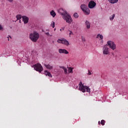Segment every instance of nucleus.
<instances>
[{
    "mask_svg": "<svg viewBox=\"0 0 128 128\" xmlns=\"http://www.w3.org/2000/svg\"><path fill=\"white\" fill-rule=\"evenodd\" d=\"M54 30H56V28L54 29Z\"/></svg>",
    "mask_w": 128,
    "mask_h": 128,
    "instance_id": "obj_39",
    "label": "nucleus"
},
{
    "mask_svg": "<svg viewBox=\"0 0 128 128\" xmlns=\"http://www.w3.org/2000/svg\"><path fill=\"white\" fill-rule=\"evenodd\" d=\"M104 42V40L102 39L101 40V42Z\"/></svg>",
    "mask_w": 128,
    "mask_h": 128,
    "instance_id": "obj_33",
    "label": "nucleus"
},
{
    "mask_svg": "<svg viewBox=\"0 0 128 128\" xmlns=\"http://www.w3.org/2000/svg\"><path fill=\"white\" fill-rule=\"evenodd\" d=\"M98 124H101V122H100V121L98 122Z\"/></svg>",
    "mask_w": 128,
    "mask_h": 128,
    "instance_id": "obj_32",
    "label": "nucleus"
},
{
    "mask_svg": "<svg viewBox=\"0 0 128 128\" xmlns=\"http://www.w3.org/2000/svg\"><path fill=\"white\" fill-rule=\"evenodd\" d=\"M46 36H50V33L49 32H46Z\"/></svg>",
    "mask_w": 128,
    "mask_h": 128,
    "instance_id": "obj_31",
    "label": "nucleus"
},
{
    "mask_svg": "<svg viewBox=\"0 0 128 128\" xmlns=\"http://www.w3.org/2000/svg\"><path fill=\"white\" fill-rule=\"evenodd\" d=\"M64 30V28H62V30Z\"/></svg>",
    "mask_w": 128,
    "mask_h": 128,
    "instance_id": "obj_37",
    "label": "nucleus"
},
{
    "mask_svg": "<svg viewBox=\"0 0 128 128\" xmlns=\"http://www.w3.org/2000/svg\"><path fill=\"white\" fill-rule=\"evenodd\" d=\"M107 45L110 48H111V50H114L116 48V44H114V42L112 41H108Z\"/></svg>",
    "mask_w": 128,
    "mask_h": 128,
    "instance_id": "obj_5",
    "label": "nucleus"
},
{
    "mask_svg": "<svg viewBox=\"0 0 128 128\" xmlns=\"http://www.w3.org/2000/svg\"><path fill=\"white\" fill-rule=\"evenodd\" d=\"M58 12L62 16H63V18L64 20H66V22L68 24H72V18L70 15L68 14L62 8L58 10Z\"/></svg>",
    "mask_w": 128,
    "mask_h": 128,
    "instance_id": "obj_1",
    "label": "nucleus"
},
{
    "mask_svg": "<svg viewBox=\"0 0 128 128\" xmlns=\"http://www.w3.org/2000/svg\"><path fill=\"white\" fill-rule=\"evenodd\" d=\"M74 16L75 18H78V13H74Z\"/></svg>",
    "mask_w": 128,
    "mask_h": 128,
    "instance_id": "obj_23",
    "label": "nucleus"
},
{
    "mask_svg": "<svg viewBox=\"0 0 128 128\" xmlns=\"http://www.w3.org/2000/svg\"><path fill=\"white\" fill-rule=\"evenodd\" d=\"M60 30L62 31V29H60Z\"/></svg>",
    "mask_w": 128,
    "mask_h": 128,
    "instance_id": "obj_38",
    "label": "nucleus"
},
{
    "mask_svg": "<svg viewBox=\"0 0 128 128\" xmlns=\"http://www.w3.org/2000/svg\"><path fill=\"white\" fill-rule=\"evenodd\" d=\"M9 2H14V0H7Z\"/></svg>",
    "mask_w": 128,
    "mask_h": 128,
    "instance_id": "obj_28",
    "label": "nucleus"
},
{
    "mask_svg": "<svg viewBox=\"0 0 128 128\" xmlns=\"http://www.w3.org/2000/svg\"><path fill=\"white\" fill-rule=\"evenodd\" d=\"M88 74H89V76H90V74H92V72H90V70H88Z\"/></svg>",
    "mask_w": 128,
    "mask_h": 128,
    "instance_id": "obj_29",
    "label": "nucleus"
},
{
    "mask_svg": "<svg viewBox=\"0 0 128 128\" xmlns=\"http://www.w3.org/2000/svg\"><path fill=\"white\" fill-rule=\"evenodd\" d=\"M61 68H62L65 74H68V70L64 66H60Z\"/></svg>",
    "mask_w": 128,
    "mask_h": 128,
    "instance_id": "obj_19",
    "label": "nucleus"
},
{
    "mask_svg": "<svg viewBox=\"0 0 128 128\" xmlns=\"http://www.w3.org/2000/svg\"><path fill=\"white\" fill-rule=\"evenodd\" d=\"M81 39L82 42H86V38H84V37L83 36L81 37Z\"/></svg>",
    "mask_w": 128,
    "mask_h": 128,
    "instance_id": "obj_25",
    "label": "nucleus"
},
{
    "mask_svg": "<svg viewBox=\"0 0 128 128\" xmlns=\"http://www.w3.org/2000/svg\"><path fill=\"white\" fill-rule=\"evenodd\" d=\"M8 40H10V38H8Z\"/></svg>",
    "mask_w": 128,
    "mask_h": 128,
    "instance_id": "obj_36",
    "label": "nucleus"
},
{
    "mask_svg": "<svg viewBox=\"0 0 128 128\" xmlns=\"http://www.w3.org/2000/svg\"><path fill=\"white\" fill-rule=\"evenodd\" d=\"M79 90L82 92H90V88L88 86H84L82 82H81L79 83Z\"/></svg>",
    "mask_w": 128,
    "mask_h": 128,
    "instance_id": "obj_2",
    "label": "nucleus"
},
{
    "mask_svg": "<svg viewBox=\"0 0 128 128\" xmlns=\"http://www.w3.org/2000/svg\"><path fill=\"white\" fill-rule=\"evenodd\" d=\"M2 30V25H0V30Z\"/></svg>",
    "mask_w": 128,
    "mask_h": 128,
    "instance_id": "obj_30",
    "label": "nucleus"
},
{
    "mask_svg": "<svg viewBox=\"0 0 128 128\" xmlns=\"http://www.w3.org/2000/svg\"><path fill=\"white\" fill-rule=\"evenodd\" d=\"M62 44H64L65 46H68L70 44V42L66 40L63 38V41H62Z\"/></svg>",
    "mask_w": 128,
    "mask_h": 128,
    "instance_id": "obj_11",
    "label": "nucleus"
},
{
    "mask_svg": "<svg viewBox=\"0 0 128 128\" xmlns=\"http://www.w3.org/2000/svg\"><path fill=\"white\" fill-rule=\"evenodd\" d=\"M105 124H106V121L104 120H101V124L102 126H104Z\"/></svg>",
    "mask_w": 128,
    "mask_h": 128,
    "instance_id": "obj_24",
    "label": "nucleus"
},
{
    "mask_svg": "<svg viewBox=\"0 0 128 128\" xmlns=\"http://www.w3.org/2000/svg\"><path fill=\"white\" fill-rule=\"evenodd\" d=\"M69 32H70V34H69L70 36V35H71V34H74V33H72V32L70 31V30H69Z\"/></svg>",
    "mask_w": 128,
    "mask_h": 128,
    "instance_id": "obj_27",
    "label": "nucleus"
},
{
    "mask_svg": "<svg viewBox=\"0 0 128 128\" xmlns=\"http://www.w3.org/2000/svg\"><path fill=\"white\" fill-rule=\"evenodd\" d=\"M44 66L48 68V70H52L53 68V66H52L50 64H44Z\"/></svg>",
    "mask_w": 128,
    "mask_h": 128,
    "instance_id": "obj_12",
    "label": "nucleus"
},
{
    "mask_svg": "<svg viewBox=\"0 0 128 128\" xmlns=\"http://www.w3.org/2000/svg\"><path fill=\"white\" fill-rule=\"evenodd\" d=\"M108 0V2H109L110 4H116V2H118V0Z\"/></svg>",
    "mask_w": 128,
    "mask_h": 128,
    "instance_id": "obj_15",
    "label": "nucleus"
},
{
    "mask_svg": "<svg viewBox=\"0 0 128 128\" xmlns=\"http://www.w3.org/2000/svg\"><path fill=\"white\" fill-rule=\"evenodd\" d=\"M55 23H54V22H52V24H51V26H52V28H54V26H55Z\"/></svg>",
    "mask_w": 128,
    "mask_h": 128,
    "instance_id": "obj_26",
    "label": "nucleus"
},
{
    "mask_svg": "<svg viewBox=\"0 0 128 128\" xmlns=\"http://www.w3.org/2000/svg\"><path fill=\"white\" fill-rule=\"evenodd\" d=\"M80 8L82 10V12H84V14L88 15L90 12V8L84 4H82L80 6Z\"/></svg>",
    "mask_w": 128,
    "mask_h": 128,
    "instance_id": "obj_4",
    "label": "nucleus"
},
{
    "mask_svg": "<svg viewBox=\"0 0 128 128\" xmlns=\"http://www.w3.org/2000/svg\"><path fill=\"white\" fill-rule=\"evenodd\" d=\"M10 36V38H12V37H10V36Z\"/></svg>",
    "mask_w": 128,
    "mask_h": 128,
    "instance_id": "obj_35",
    "label": "nucleus"
},
{
    "mask_svg": "<svg viewBox=\"0 0 128 128\" xmlns=\"http://www.w3.org/2000/svg\"><path fill=\"white\" fill-rule=\"evenodd\" d=\"M100 38V40H102V38H104V36L100 34H98L97 35L96 38Z\"/></svg>",
    "mask_w": 128,
    "mask_h": 128,
    "instance_id": "obj_20",
    "label": "nucleus"
},
{
    "mask_svg": "<svg viewBox=\"0 0 128 128\" xmlns=\"http://www.w3.org/2000/svg\"><path fill=\"white\" fill-rule=\"evenodd\" d=\"M50 36H52V35H49Z\"/></svg>",
    "mask_w": 128,
    "mask_h": 128,
    "instance_id": "obj_34",
    "label": "nucleus"
},
{
    "mask_svg": "<svg viewBox=\"0 0 128 128\" xmlns=\"http://www.w3.org/2000/svg\"><path fill=\"white\" fill-rule=\"evenodd\" d=\"M44 74H45V76H50V78L52 77V74H50V72H48L46 70L45 71Z\"/></svg>",
    "mask_w": 128,
    "mask_h": 128,
    "instance_id": "obj_14",
    "label": "nucleus"
},
{
    "mask_svg": "<svg viewBox=\"0 0 128 128\" xmlns=\"http://www.w3.org/2000/svg\"><path fill=\"white\" fill-rule=\"evenodd\" d=\"M22 18L24 24H26L28 22V18L26 16H22Z\"/></svg>",
    "mask_w": 128,
    "mask_h": 128,
    "instance_id": "obj_10",
    "label": "nucleus"
},
{
    "mask_svg": "<svg viewBox=\"0 0 128 128\" xmlns=\"http://www.w3.org/2000/svg\"><path fill=\"white\" fill-rule=\"evenodd\" d=\"M96 6V4L94 0L90 1L88 4V6L90 8H94Z\"/></svg>",
    "mask_w": 128,
    "mask_h": 128,
    "instance_id": "obj_8",
    "label": "nucleus"
},
{
    "mask_svg": "<svg viewBox=\"0 0 128 128\" xmlns=\"http://www.w3.org/2000/svg\"><path fill=\"white\" fill-rule=\"evenodd\" d=\"M34 69L35 70H36V72H42L44 70V68H42V64H40V63L34 65Z\"/></svg>",
    "mask_w": 128,
    "mask_h": 128,
    "instance_id": "obj_6",
    "label": "nucleus"
},
{
    "mask_svg": "<svg viewBox=\"0 0 128 128\" xmlns=\"http://www.w3.org/2000/svg\"><path fill=\"white\" fill-rule=\"evenodd\" d=\"M50 14L52 16V18H54V16H56V12H54V10H52L50 12Z\"/></svg>",
    "mask_w": 128,
    "mask_h": 128,
    "instance_id": "obj_17",
    "label": "nucleus"
},
{
    "mask_svg": "<svg viewBox=\"0 0 128 128\" xmlns=\"http://www.w3.org/2000/svg\"><path fill=\"white\" fill-rule=\"evenodd\" d=\"M59 54H68V52L66 49H59L58 50Z\"/></svg>",
    "mask_w": 128,
    "mask_h": 128,
    "instance_id": "obj_9",
    "label": "nucleus"
},
{
    "mask_svg": "<svg viewBox=\"0 0 128 128\" xmlns=\"http://www.w3.org/2000/svg\"><path fill=\"white\" fill-rule=\"evenodd\" d=\"M86 28H88V30L90 28V23L88 20H86Z\"/></svg>",
    "mask_w": 128,
    "mask_h": 128,
    "instance_id": "obj_13",
    "label": "nucleus"
},
{
    "mask_svg": "<svg viewBox=\"0 0 128 128\" xmlns=\"http://www.w3.org/2000/svg\"><path fill=\"white\" fill-rule=\"evenodd\" d=\"M40 38V34L38 32H34L32 34H30V38L34 42H36Z\"/></svg>",
    "mask_w": 128,
    "mask_h": 128,
    "instance_id": "obj_3",
    "label": "nucleus"
},
{
    "mask_svg": "<svg viewBox=\"0 0 128 128\" xmlns=\"http://www.w3.org/2000/svg\"><path fill=\"white\" fill-rule=\"evenodd\" d=\"M114 16H116V14H113L112 16H110V20H112L114 18Z\"/></svg>",
    "mask_w": 128,
    "mask_h": 128,
    "instance_id": "obj_21",
    "label": "nucleus"
},
{
    "mask_svg": "<svg viewBox=\"0 0 128 128\" xmlns=\"http://www.w3.org/2000/svg\"><path fill=\"white\" fill-rule=\"evenodd\" d=\"M22 16H21V15H20V14H18V15H17V16H16V18H17V20H20L19 22H20V24L22 22H20V19H22Z\"/></svg>",
    "mask_w": 128,
    "mask_h": 128,
    "instance_id": "obj_18",
    "label": "nucleus"
},
{
    "mask_svg": "<svg viewBox=\"0 0 128 128\" xmlns=\"http://www.w3.org/2000/svg\"><path fill=\"white\" fill-rule=\"evenodd\" d=\"M68 68L69 74H72V72H74L72 71V70H74V68L68 67Z\"/></svg>",
    "mask_w": 128,
    "mask_h": 128,
    "instance_id": "obj_16",
    "label": "nucleus"
},
{
    "mask_svg": "<svg viewBox=\"0 0 128 128\" xmlns=\"http://www.w3.org/2000/svg\"><path fill=\"white\" fill-rule=\"evenodd\" d=\"M102 52L104 56H108V54H110V48H108V44H106L103 46Z\"/></svg>",
    "mask_w": 128,
    "mask_h": 128,
    "instance_id": "obj_7",
    "label": "nucleus"
},
{
    "mask_svg": "<svg viewBox=\"0 0 128 128\" xmlns=\"http://www.w3.org/2000/svg\"><path fill=\"white\" fill-rule=\"evenodd\" d=\"M63 40H64V38H62V39H58L57 40V42H58V44H62Z\"/></svg>",
    "mask_w": 128,
    "mask_h": 128,
    "instance_id": "obj_22",
    "label": "nucleus"
}]
</instances>
